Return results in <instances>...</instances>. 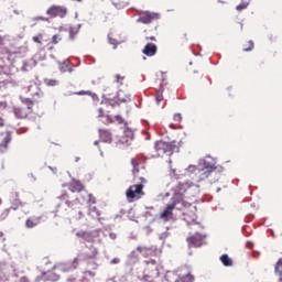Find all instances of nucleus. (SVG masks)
I'll return each mask as SVG.
<instances>
[{"label":"nucleus","mask_w":282,"mask_h":282,"mask_svg":"<svg viewBox=\"0 0 282 282\" xmlns=\"http://www.w3.org/2000/svg\"><path fill=\"white\" fill-rule=\"evenodd\" d=\"M98 269V263L93 262V270H97Z\"/></svg>","instance_id":"47"},{"label":"nucleus","mask_w":282,"mask_h":282,"mask_svg":"<svg viewBox=\"0 0 282 282\" xmlns=\"http://www.w3.org/2000/svg\"><path fill=\"white\" fill-rule=\"evenodd\" d=\"M118 101H116V100H110V101H108L107 102V106L108 107H111V109H113L115 107H118Z\"/></svg>","instance_id":"38"},{"label":"nucleus","mask_w":282,"mask_h":282,"mask_svg":"<svg viewBox=\"0 0 282 282\" xmlns=\"http://www.w3.org/2000/svg\"><path fill=\"white\" fill-rule=\"evenodd\" d=\"M75 94H76V96H94L91 90H80V91H77Z\"/></svg>","instance_id":"32"},{"label":"nucleus","mask_w":282,"mask_h":282,"mask_svg":"<svg viewBox=\"0 0 282 282\" xmlns=\"http://www.w3.org/2000/svg\"><path fill=\"white\" fill-rule=\"evenodd\" d=\"M61 41H63V37L61 36V34L53 35V37H52L53 45H58V43H61Z\"/></svg>","instance_id":"30"},{"label":"nucleus","mask_w":282,"mask_h":282,"mask_svg":"<svg viewBox=\"0 0 282 282\" xmlns=\"http://www.w3.org/2000/svg\"><path fill=\"white\" fill-rule=\"evenodd\" d=\"M145 41H158L155 39V35H152V36H145Z\"/></svg>","instance_id":"45"},{"label":"nucleus","mask_w":282,"mask_h":282,"mask_svg":"<svg viewBox=\"0 0 282 282\" xmlns=\"http://www.w3.org/2000/svg\"><path fill=\"white\" fill-rule=\"evenodd\" d=\"M248 8V2H241L240 4H238L237 7H236V10L238 11V12H241V10H246Z\"/></svg>","instance_id":"33"},{"label":"nucleus","mask_w":282,"mask_h":282,"mask_svg":"<svg viewBox=\"0 0 282 282\" xmlns=\"http://www.w3.org/2000/svg\"><path fill=\"white\" fill-rule=\"evenodd\" d=\"M46 14L51 17V19H56V17H59V19H65L67 17V9L61 6H51Z\"/></svg>","instance_id":"6"},{"label":"nucleus","mask_w":282,"mask_h":282,"mask_svg":"<svg viewBox=\"0 0 282 282\" xmlns=\"http://www.w3.org/2000/svg\"><path fill=\"white\" fill-rule=\"evenodd\" d=\"M94 145H95V147H98V141H95V142H94Z\"/></svg>","instance_id":"51"},{"label":"nucleus","mask_w":282,"mask_h":282,"mask_svg":"<svg viewBox=\"0 0 282 282\" xmlns=\"http://www.w3.org/2000/svg\"><path fill=\"white\" fill-rule=\"evenodd\" d=\"M68 189L70 193H83V191H85V185H83L80 181L73 180L68 185Z\"/></svg>","instance_id":"10"},{"label":"nucleus","mask_w":282,"mask_h":282,"mask_svg":"<svg viewBox=\"0 0 282 282\" xmlns=\"http://www.w3.org/2000/svg\"><path fill=\"white\" fill-rule=\"evenodd\" d=\"M126 197L128 202H138V199H142V197H144V185H130L129 188L126 191Z\"/></svg>","instance_id":"2"},{"label":"nucleus","mask_w":282,"mask_h":282,"mask_svg":"<svg viewBox=\"0 0 282 282\" xmlns=\"http://www.w3.org/2000/svg\"><path fill=\"white\" fill-rule=\"evenodd\" d=\"M275 272H279L280 279L279 282H282V259H279L275 264Z\"/></svg>","instance_id":"28"},{"label":"nucleus","mask_w":282,"mask_h":282,"mask_svg":"<svg viewBox=\"0 0 282 282\" xmlns=\"http://www.w3.org/2000/svg\"><path fill=\"white\" fill-rule=\"evenodd\" d=\"M137 252H140V254H142L143 257H151L154 251L153 248L139 246L137 247Z\"/></svg>","instance_id":"19"},{"label":"nucleus","mask_w":282,"mask_h":282,"mask_svg":"<svg viewBox=\"0 0 282 282\" xmlns=\"http://www.w3.org/2000/svg\"><path fill=\"white\" fill-rule=\"evenodd\" d=\"M140 164L141 161L138 158H133L131 159V165H132V173L134 175V177H138L140 180V184H142V186H144V184H147V171L143 169L142 175L140 176Z\"/></svg>","instance_id":"3"},{"label":"nucleus","mask_w":282,"mask_h":282,"mask_svg":"<svg viewBox=\"0 0 282 282\" xmlns=\"http://www.w3.org/2000/svg\"><path fill=\"white\" fill-rule=\"evenodd\" d=\"M158 19H160V13L143 11L139 14L137 23H143L144 25H149V23H153V21H158Z\"/></svg>","instance_id":"5"},{"label":"nucleus","mask_w":282,"mask_h":282,"mask_svg":"<svg viewBox=\"0 0 282 282\" xmlns=\"http://www.w3.org/2000/svg\"><path fill=\"white\" fill-rule=\"evenodd\" d=\"M175 149H177V142L175 141L165 142L160 140L154 143V150L156 151L158 158H163V155H173V151H175Z\"/></svg>","instance_id":"1"},{"label":"nucleus","mask_w":282,"mask_h":282,"mask_svg":"<svg viewBox=\"0 0 282 282\" xmlns=\"http://www.w3.org/2000/svg\"><path fill=\"white\" fill-rule=\"evenodd\" d=\"M44 83L47 87H56L58 85V80L56 79H44Z\"/></svg>","instance_id":"29"},{"label":"nucleus","mask_w":282,"mask_h":282,"mask_svg":"<svg viewBox=\"0 0 282 282\" xmlns=\"http://www.w3.org/2000/svg\"><path fill=\"white\" fill-rule=\"evenodd\" d=\"M41 224V217L28 218L25 220V228H36Z\"/></svg>","instance_id":"15"},{"label":"nucleus","mask_w":282,"mask_h":282,"mask_svg":"<svg viewBox=\"0 0 282 282\" xmlns=\"http://www.w3.org/2000/svg\"><path fill=\"white\" fill-rule=\"evenodd\" d=\"M177 204H180V200L172 198V202L169 203L165 209L160 214V219H163V221H171V219H174L173 210H175Z\"/></svg>","instance_id":"4"},{"label":"nucleus","mask_w":282,"mask_h":282,"mask_svg":"<svg viewBox=\"0 0 282 282\" xmlns=\"http://www.w3.org/2000/svg\"><path fill=\"white\" fill-rule=\"evenodd\" d=\"M13 199L11 202V208L12 210H19V208L23 207V202L19 199V193H14L12 195Z\"/></svg>","instance_id":"13"},{"label":"nucleus","mask_w":282,"mask_h":282,"mask_svg":"<svg viewBox=\"0 0 282 282\" xmlns=\"http://www.w3.org/2000/svg\"><path fill=\"white\" fill-rule=\"evenodd\" d=\"M108 41H109L110 45H115V47H116V45H118V41L116 39L111 37V35H108Z\"/></svg>","instance_id":"39"},{"label":"nucleus","mask_w":282,"mask_h":282,"mask_svg":"<svg viewBox=\"0 0 282 282\" xmlns=\"http://www.w3.org/2000/svg\"><path fill=\"white\" fill-rule=\"evenodd\" d=\"M115 82L118 83L119 85H122V82L124 80V76L122 75H116L115 76Z\"/></svg>","instance_id":"37"},{"label":"nucleus","mask_w":282,"mask_h":282,"mask_svg":"<svg viewBox=\"0 0 282 282\" xmlns=\"http://www.w3.org/2000/svg\"><path fill=\"white\" fill-rule=\"evenodd\" d=\"M41 281H58V275H56V273L52 272V271H47L46 273H44L41 278Z\"/></svg>","instance_id":"14"},{"label":"nucleus","mask_w":282,"mask_h":282,"mask_svg":"<svg viewBox=\"0 0 282 282\" xmlns=\"http://www.w3.org/2000/svg\"><path fill=\"white\" fill-rule=\"evenodd\" d=\"M155 100H156V105H160V102H162V100H164V96L162 95V93H160V91L156 93Z\"/></svg>","instance_id":"36"},{"label":"nucleus","mask_w":282,"mask_h":282,"mask_svg":"<svg viewBox=\"0 0 282 282\" xmlns=\"http://www.w3.org/2000/svg\"><path fill=\"white\" fill-rule=\"evenodd\" d=\"M34 21H50V19H47L45 17H36V18H34Z\"/></svg>","instance_id":"43"},{"label":"nucleus","mask_w":282,"mask_h":282,"mask_svg":"<svg viewBox=\"0 0 282 282\" xmlns=\"http://www.w3.org/2000/svg\"><path fill=\"white\" fill-rule=\"evenodd\" d=\"M13 111H14L17 118H21V119L28 118V112L23 108L18 107V108H14Z\"/></svg>","instance_id":"25"},{"label":"nucleus","mask_w":282,"mask_h":282,"mask_svg":"<svg viewBox=\"0 0 282 282\" xmlns=\"http://www.w3.org/2000/svg\"><path fill=\"white\" fill-rule=\"evenodd\" d=\"M124 135H127L129 138V140H133V132L132 131L126 130Z\"/></svg>","instance_id":"42"},{"label":"nucleus","mask_w":282,"mask_h":282,"mask_svg":"<svg viewBox=\"0 0 282 282\" xmlns=\"http://www.w3.org/2000/svg\"><path fill=\"white\" fill-rule=\"evenodd\" d=\"M3 138L0 142V153H8V145L12 142V134L10 132L2 133Z\"/></svg>","instance_id":"9"},{"label":"nucleus","mask_w":282,"mask_h":282,"mask_svg":"<svg viewBox=\"0 0 282 282\" xmlns=\"http://www.w3.org/2000/svg\"><path fill=\"white\" fill-rule=\"evenodd\" d=\"M69 36H70V39H74V31L73 30L69 31Z\"/></svg>","instance_id":"49"},{"label":"nucleus","mask_w":282,"mask_h":282,"mask_svg":"<svg viewBox=\"0 0 282 282\" xmlns=\"http://www.w3.org/2000/svg\"><path fill=\"white\" fill-rule=\"evenodd\" d=\"M67 282H78V280H76V278H70L67 280Z\"/></svg>","instance_id":"48"},{"label":"nucleus","mask_w":282,"mask_h":282,"mask_svg":"<svg viewBox=\"0 0 282 282\" xmlns=\"http://www.w3.org/2000/svg\"><path fill=\"white\" fill-rule=\"evenodd\" d=\"M142 52L145 56H155V54H158V45L154 43H148Z\"/></svg>","instance_id":"11"},{"label":"nucleus","mask_w":282,"mask_h":282,"mask_svg":"<svg viewBox=\"0 0 282 282\" xmlns=\"http://www.w3.org/2000/svg\"><path fill=\"white\" fill-rule=\"evenodd\" d=\"M1 203H2V200H1V198H0V205H1Z\"/></svg>","instance_id":"54"},{"label":"nucleus","mask_w":282,"mask_h":282,"mask_svg":"<svg viewBox=\"0 0 282 282\" xmlns=\"http://www.w3.org/2000/svg\"><path fill=\"white\" fill-rule=\"evenodd\" d=\"M172 276L175 278V281H171L170 275H167L169 282H194L195 281V276H193V274H191V273H187L185 276L180 278V280H177L176 274H172Z\"/></svg>","instance_id":"12"},{"label":"nucleus","mask_w":282,"mask_h":282,"mask_svg":"<svg viewBox=\"0 0 282 282\" xmlns=\"http://www.w3.org/2000/svg\"><path fill=\"white\" fill-rule=\"evenodd\" d=\"M177 200L180 202V204H182V206H184V208H188L191 206V203L184 200V197H178Z\"/></svg>","instance_id":"35"},{"label":"nucleus","mask_w":282,"mask_h":282,"mask_svg":"<svg viewBox=\"0 0 282 282\" xmlns=\"http://www.w3.org/2000/svg\"><path fill=\"white\" fill-rule=\"evenodd\" d=\"M187 241H188L189 246H194V247L202 246V238L199 237V235H195V236L187 238Z\"/></svg>","instance_id":"21"},{"label":"nucleus","mask_w":282,"mask_h":282,"mask_svg":"<svg viewBox=\"0 0 282 282\" xmlns=\"http://www.w3.org/2000/svg\"><path fill=\"white\" fill-rule=\"evenodd\" d=\"M173 120L174 122H182V113H175Z\"/></svg>","instance_id":"40"},{"label":"nucleus","mask_w":282,"mask_h":282,"mask_svg":"<svg viewBox=\"0 0 282 282\" xmlns=\"http://www.w3.org/2000/svg\"><path fill=\"white\" fill-rule=\"evenodd\" d=\"M80 265V258H75L68 269H62V272H69V270H76Z\"/></svg>","instance_id":"22"},{"label":"nucleus","mask_w":282,"mask_h":282,"mask_svg":"<svg viewBox=\"0 0 282 282\" xmlns=\"http://www.w3.org/2000/svg\"><path fill=\"white\" fill-rule=\"evenodd\" d=\"M3 36L0 35V45H3Z\"/></svg>","instance_id":"50"},{"label":"nucleus","mask_w":282,"mask_h":282,"mask_svg":"<svg viewBox=\"0 0 282 282\" xmlns=\"http://www.w3.org/2000/svg\"><path fill=\"white\" fill-rule=\"evenodd\" d=\"M88 232L87 231H79L76 234L77 237H80L82 239H85L87 237Z\"/></svg>","instance_id":"41"},{"label":"nucleus","mask_w":282,"mask_h":282,"mask_svg":"<svg viewBox=\"0 0 282 282\" xmlns=\"http://www.w3.org/2000/svg\"><path fill=\"white\" fill-rule=\"evenodd\" d=\"M84 276H83V279H82V282H85V281H87V276H96V273L95 272H91V271H86V272H84Z\"/></svg>","instance_id":"34"},{"label":"nucleus","mask_w":282,"mask_h":282,"mask_svg":"<svg viewBox=\"0 0 282 282\" xmlns=\"http://www.w3.org/2000/svg\"><path fill=\"white\" fill-rule=\"evenodd\" d=\"M213 172L205 170L204 167L198 171V182H204L205 180H208Z\"/></svg>","instance_id":"18"},{"label":"nucleus","mask_w":282,"mask_h":282,"mask_svg":"<svg viewBox=\"0 0 282 282\" xmlns=\"http://www.w3.org/2000/svg\"><path fill=\"white\" fill-rule=\"evenodd\" d=\"M220 261L226 268H230V265H232V260L226 253L220 257Z\"/></svg>","instance_id":"23"},{"label":"nucleus","mask_w":282,"mask_h":282,"mask_svg":"<svg viewBox=\"0 0 282 282\" xmlns=\"http://www.w3.org/2000/svg\"><path fill=\"white\" fill-rule=\"evenodd\" d=\"M96 237H98L97 232H88L84 240H86L87 243H96Z\"/></svg>","instance_id":"24"},{"label":"nucleus","mask_w":282,"mask_h":282,"mask_svg":"<svg viewBox=\"0 0 282 282\" xmlns=\"http://www.w3.org/2000/svg\"><path fill=\"white\" fill-rule=\"evenodd\" d=\"M33 41H34V43H39V45H43V33H40V34H37V35H35V36H33Z\"/></svg>","instance_id":"31"},{"label":"nucleus","mask_w":282,"mask_h":282,"mask_svg":"<svg viewBox=\"0 0 282 282\" xmlns=\"http://www.w3.org/2000/svg\"><path fill=\"white\" fill-rule=\"evenodd\" d=\"M254 50V42L249 40L247 43L243 44V52H252Z\"/></svg>","instance_id":"27"},{"label":"nucleus","mask_w":282,"mask_h":282,"mask_svg":"<svg viewBox=\"0 0 282 282\" xmlns=\"http://www.w3.org/2000/svg\"><path fill=\"white\" fill-rule=\"evenodd\" d=\"M191 188V184L188 183H178L177 186L174 189V196L172 199H175L176 202L178 197H183L184 193Z\"/></svg>","instance_id":"7"},{"label":"nucleus","mask_w":282,"mask_h":282,"mask_svg":"<svg viewBox=\"0 0 282 282\" xmlns=\"http://www.w3.org/2000/svg\"><path fill=\"white\" fill-rule=\"evenodd\" d=\"M172 129H175V127H173V124H171Z\"/></svg>","instance_id":"53"},{"label":"nucleus","mask_w":282,"mask_h":282,"mask_svg":"<svg viewBox=\"0 0 282 282\" xmlns=\"http://www.w3.org/2000/svg\"><path fill=\"white\" fill-rule=\"evenodd\" d=\"M105 116V110L102 108L98 109V118H102Z\"/></svg>","instance_id":"44"},{"label":"nucleus","mask_w":282,"mask_h":282,"mask_svg":"<svg viewBox=\"0 0 282 282\" xmlns=\"http://www.w3.org/2000/svg\"><path fill=\"white\" fill-rule=\"evenodd\" d=\"M86 248H88V251L84 254V261H94L98 259V248L94 245L86 246Z\"/></svg>","instance_id":"8"},{"label":"nucleus","mask_w":282,"mask_h":282,"mask_svg":"<svg viewBox=\"0 0 282 282\" xmlns=\"http://www.w3.org/2000/svg\"><path fill=\"white\" fill-rule=\"evenodd\" d=\"M131 254H132V257H133V256H135V251H132V253H131Z\"/></svg>","instance_id":"52"},{"label":"nucleus","mask_w":282,"mask_h":282,"mask_svg":"<svg viewBox=\"0 0 282 282\" xmlns=\"http://www.w3.org/2000/svg\"><path fill=\"white\" fill-rule=\"evenodd\" d=\"M203 169H205V171H209L210 173H213L214 171H217V165H215V163L210 160H204Z\"/></svg>","instance_id":"17"},{"label":"nucleus","mask_w":282,"mask_h":282,"mask_svg":"<svg viewBox=\"0 0 282 282\" xmlns=\"http://www.w3.org/2000/svg\"><path fill=\"white\" fill-rule=\"evenodd\" d=\"M111 263H120V259L115 258V259L111 260Z\"/></svg>","instance_id":"46"},{"label":"nucleus","mask_w":282,"mask_h":282,"mask_svg":"<svg viewBox=\"0 0 282 282\" xmlns=\"http://www.w3.org/2000/svg\"><path fill=\"white\" fill-rule=\"evenodd\" d=\"M84 200L88 204H96V197H94L91 194L84 192Z\"/></svg>","instance_id":"26"},{"label":"nucleus","mask_w":282,"mask_h":282,"mask_svg":"<svg viewBox=\"0 0 282 282\" xmlns=\"http://www.w3.org/2000/svg\"><path fill=\"white\" fill-rule=\"evenodd\" d=\"M88 215L90 216V217H93V219H98L99 221H100V212H99V209H98V207H96V206H93V207H89V209H88Z\"/></svg>","instance_id":"20"},{"label":"nucleus","mask_w":282,"mask_h":282,"mask_svg":"<svg viewBox=\"0 0 282 282\" xmlns=\"http://www.w3.org/2000/svg\"><path fill=\"white\" fill-rule=\"evenodd\" d=\"M99 135L104 142L111 143L112 138H111V132H109V130L100 129Z\"/></svg>","instance_id":"16"}]
</instances>
